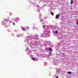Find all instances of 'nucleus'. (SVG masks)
Listing matches in <instances>:
<instances>
[{
    "mask_svg": "<svg viewBox=\"0 0 78 78\" xmlns=\"http://www.w3.org/2000/svg\"><path fill=\"white\" fill-rule=\"evenodd\" d=\"M59 14H58L56 16L55 18L57 19L59 18Z\"/></svg>",
    "mask_w": 78,
    "mask_h": 78,
    "instance_id": "obj_1",
    "label": "nucleus"
},
{
    "mask_svg": "<svg viewBox=\"0 0 78 78\" xmlns=\"http://www.w3.org/2000/svg\"><path fill=\"white\" fill-rule=\"evenodd\" d=\"M31 59H32V60H33V61H35V60H36V58H31Z\"/></svg>",
    "mask_w": 78,
    "mask_h": 78,
    "instance_id": "obj_2",
    "label": "nucleus"
},
{
    "mask_svg": "<svg viewBox=\"0 0 78 78\" xmlns=\"http://www.w3.org/2000/svg\"><path fill=\"white\" fill-rule=\"evenodd\" d=\"M49 51H52V49H51V48H49Z\"/></svg>",
    "mask_w": 78,
    "mask_h": 78,
    "instance_id": "obj_3",
    "label": "nucleus"
},
{
    "mask_svg": "<svg viewBox=\"0 0 78 78\" xmlns=\"http://www.w3.org/2000/svg\"><path fill=\"white\" fill-rule=\"evenodd\" d=\"M73 0H71V3H70V4H71V5H72V3H73Z\"/></svg>",
    "mask_w": 78,
    "mask_h": 78,
    "instance_id": "obj_4",
    "label": "nucleus"
},
{
    "mask_svg": "<svg viewBox=\"0 0 78 78\" xmlns=\"http://www.w3.org/2000/svg\"><path fill=\"white\" fill-rule=\"evenodd\" d=\"M22 29L23 30V31H26V29L23 28H22Z\"/></svg>",
    "mask_w": 78,
    "mask_h": 78,
    "instance_id": "obj_5",
    "label": "nucleus"
},
{
    "mask_svg": "<svg viewBox=\"0 0 78 78\" xmlns=\"http://www.w3.org/2000/svg\"><path fill=\"white\" fill-rule=\"evenodd\" d=\"M68 74H71V73H72V72H68Z\"/></svg>",
    "mask_w": 78,
    "mask_h": 78,
    "instance_id": "obj_6",
    "label": "nucleus"
},
{
    "mask_svg": "<svg viewBox=\"0 0 78 78\" xmlns=\"http://www.w3.org/2000/svg\"><path fill=\"white\" fill-rule=\"evenodd\" d=\"M51 15L52 16H53L54 14H53V12H51Z\"/></svg>",
    "mask_w": 78,
    "mask_h": 78,
    "instance_id": "obj_7",
    "label": "nucleus"
},
{
    "mask_svg": "<svg viewBox=\"0 0 78 78\" xmlns=\"http://www.w3.org/2000/svg\"><path fill=\"white\" fill-rule=\"evenodd\" d=\"M58 30L56 31H55V34H58Z\"/></svg>",
    "mask_w": 78,
    "mask_h": 78,
    "instance_id": "obj_8",
    "label": "nucleus"
},
{
    "mask_svg": "<svg viewBox=\"0 0 78 78\" xmlns=\"http://www.w3.org/2000/svg\"><path fill=\"white\" fill-rule=\"evenodd\" d=\"M13 24L14 25H15V23H13Z\"/></svg>",
    "mask_w": 78,
    "mask_h": 78,
    "instance_id": "obj_9",
    "label": "nucleus"
},
{
    "mask_svg": "<svg viewBox=\"0 0 78 78\" xmlns=\"http://www.w3.org/2000/svg\"><path fill=\"white\" fill-rule=\"evenodd\" d=\"M77 25L78 26V22H77Z\"/></svg>",
    "mask_w": 78,
    "mask_h": 78,
    "instance_id": "obj_10",
    "label": "nucleus"
},
{
    "mask_svg": "<svg viewBox=\"0 0 78 78\" xmlns=\"http://www.w3.org/2000/svg\"><path fill=\"white\" fill-rule=\"evenodd\" d=\"M28 48H27V50H28Z\"/></svg>",
    "mask_w": 78,
    "mask_h": 78,
    "instance_id": "obj_11",
    "label": "nucleus"
},
{
    "mask_svg": "<svg viewBox=\"0 0 78 78\" xmlns=\"http://www.w3.org/2000/svg\"><path fill=\"white\" fill-rule=\"evenodd\" d=\"M26 29H28V27H26Z\"/></svg>",
    "mask_w": 78,
    "mask_h": 78,
    "instance_id": "obj_12",
    "label": "nucleus"
},
{
    "mask_svg": "<svg viewBox=\"0 0 78 78\" xmlns=\"http://www.w3.org/2000/svg\"><path fill=\"white\" fill-rule=\"evenodd\" d=\"M56 78H58V77H57Z\"/></svg>",
    "mask_w": 78,
    "mask_h": 78,
    "instance_id": "obj_13",
    "label": "nucleus"
}]
</instances>
